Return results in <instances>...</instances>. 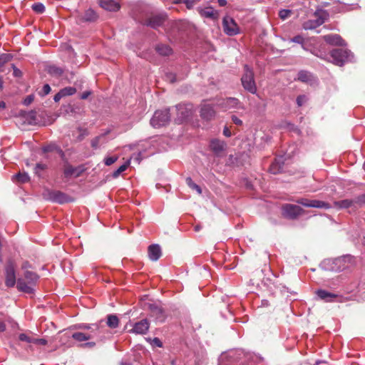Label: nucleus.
I'll use <instances>...</instances> for the list:
<instances>
[{
	"label": "nucleus",
	"mask_w": 365,
	"mask_h": 365,
	"mask_svg": "<svg viewBox=\"0 0 365 365\" xmlns=\"http://www.w3.org/2000/svg\"><path fill=\"white\" fill-rule=\"evenodd\" d=\"M77 329H83V331L74 332L71 337L79 342L89 341L96 337L100 332V324H80L75 326Z\"/></svg>",
	"instance_id": "1"
},
{
	"label": "nucleus",
	"mask_w": 365,
	"mask_h": 365,
	"mask_svg": "<svg viewBox=\"0 0 365 365\" xmlns=\"http://www.w3.org/2000/svg\"><path fill=\"white\" fill-rule=\"evenodd\" d=\"M353 262L354 260L352 256L345 255L336 258L331 261H324L322 263V265L325 266L327 264H331V267L329 268L325 267V269H329L334 272H341L349 268L353 264Z\"/></svg>",
	"instance_id": "2"
},
{
	"label": "nucleus",
	"mask_w": 365,
	"mask_h": 365,
	"mask_svg": "<svg viewBox=\"0 0 365 365\" xmlns=\"http://www.w3.org/2000/svg\"><path fill=\"white\" fill-rule=\"evenodd\" d=\"M352 58L351 53L345 48L333 49L330 53V61L335 65L341 66L346 62L351 61Z\"/></svg>",
	"instance_id": "3"
},
{
	"label": "nucleus",
	"mask_w": 365,
	"mask_h": 365,
	"mask_svg": "<svg viewBox=\"0 0 365 365\" xmlns=\"http://www.w3.org/2000/svg\"><path fill=\"white\" fill-rule=\"evenodd\" d=\"M170 120L169 109L157 110L150 120V124L154 128H160L168 125Z\"/></svg>",
	"instance_id": "4"
},
{
	"label": "nucleus",
	"mask_w": 365,
	"mask_h": 365,
	"mask_svg": "<svg viewBox=\"0 0 365 365\" xmlns=\"http://www.w3.org/2000/svg\"><path fill=\"white\" fill-rule=\"evenodd\" d=\"M241 81L245 90L253 94L257 92V86L254 79V73L247 65L245 66V73L242 76Z\"/></svg>",
	"instance_id": "5"
},
{
	"label": "nucleus",
	"mask_w": 365,
	"mask_h": 365,
	"mask_svg": "<svg viewBox=\"0 0 365 365\" xmlns=\"http://www.w3.org/2000/svg\"><path fill=\"white\" fill-rule=\"evenodd\" d=\"M175 110L177 111L175 121L177 123L180 124L192 115V105L189 103H180L176 106Z\"/></svg>",
	"instance_id": "6"
},
{
	"label": "nucleus",
	"mask_w": 365,
	"mask_h": 365,
	"mask_svg": "<svg viewBox=\"0 0 365 365\" xmlns=\"http://www.w3.org/2000/svg\"><path fill=\"white\" fill-rule=\"evenodd\" d=\"M282 211L284 217L294 220L302 215L304 210L296 205L285 204L282 206Z\"/></svg>",
	"instance_id": "7"
},
{
	"label": "nucleus",
	"mask_w": 365,
	"mask_h": 365,
	"mask_svg": "<svg viewBox=\"0 0 365 365\" xmlns=\"http://www.w3.org/2000/svg\"><path fill=\"white\" fill-rule=\"evenodd\" d=\"M296 202L298 204H300L304 207H317V208H324V209H329L331 207V206L322 200H308L306 198H299L296 200Z\"/></svg>",
	"instance_id": "8"
},
{
	"label": "nucleus",
	"mask_w": 365,
	"mask_h": 365,
	"mask_svg": "<svg viewBox=\"0 0 365 365\" xmlns=\"http://www.w3.org/2000/svg\"><path fill=\"white\" fill-rule=\"evenodd\" d=\"M223 30L228 36H235L239 33V27L234 19L230 16H225L223 19Z\"/></svg>",
	"instance_id": "9"
},
{
	"label": "nucleus",
	"mask_w": 365,
	"mask_h": 365,
	"mask_svg": "<svg viewBox=\"0 0 365 365\" xmlns=\"http://www.w3.org/2000/svg\"><path fill=\"white\" fill-rule=\"evenodd\" d=\"M210 148L215 156L222 157L227 149V143L218 139H212L210 143Z\"/></svg>",
	"instance_id": "10"
},
{
	"label": "nucleus",
	"mask_w": 365,
	"mask_h": 365,
	"mask_svg": "<svg viewBox=\"0 0 365 365\" xmlns=\"http://www.w3.org/2000/svg\"><path fill=\"white\" fill-rule=\"evenodd\" d=\"M217 105L225 110L232 108H242L240 101L235 98H227L225 99H222L217 103Z\"/></svg>",
	"instance_id": "11"
},
{
	"label": "nucleus",
	"mask_w": 365,
	"mask_h": 365,
	"mask_svg": "<svg viewBox=\"0 0 365 365\" xmlns=\"http://www.w3.org/2000/svg\"><path fill=\"white\" fill-rule=\"evenodd\" d=\"M150 324L148 319H144L135 323L133 325V328L129 330L130 333L135 334H145L149 329Z\"/></svg>",
	"instance_id": "12"
},
{
	"label": "nucleus",
	"mask_w": 365,
	"mask_h": 365,
	"mask_svg": "<svg viewBox=\"0 0 365 365\" xmlns=\"http://www.w3.org/2000/svg\"><path fill=\"white\" fill-rule=\"evenodd\" d=\"M148 306L152 317H155L158 322H163L165 321V312L160 307L154 303L148 304Z\"/></svg>",
	"instance_id": "13"
},
{
	"label": "nucleus",
	"mask_w": 365,
	"mask_h": 365,
	"mask_svg": "<svg viewBox=\"0 0 365 365\" xmlns=\"http://www.w3.org/2000/svg\"><path fill=\"white\" fill-rule=\"evenodd\" d=\"M82 166L73 167L71 165H66L63 169V174L66 178H78L83 172Z\"/></svg>",
	"instance_id": "14"
},
{
	"label": "nucleus",
	"mask_w": 365,
	"mask_h": 365,
	"mask_svg": "<svg viewBox=\"0 0 365 365\" xmlns=\"http://www.w3.org/2000/svg\"><path fill=\"white\" fill-rule=\"evenodd\" d=\"M16 282V274L14 267L11 264L7 265L6 267L5 284L8 287H13Z\"/></svg>",
	"instance_id": "15"
},
{
	"label": "nucleus",
	"mask_w": 365,
	"mask_h": 365,
	"mask_svg": "<svg viewBox=\"0 0 365 365\" xmlns=\"http://www.w3.org/2000/svg\"><path fill=\"white\" fill-rule=\"evenodd\" d=\"M215 115L214 108L209 103H205L201 106L200 116L205 120H210Z\"/></svg>",
	"instance_id": "16"
},
{
	"label": "nucleus",
	"mask_w": 365,
	"mask_h": 365,
	"mask_svg": "<svg viewBox=\"0 0 365 365\" xmlns=\"http://www.w3.org/2000/svg\"><path fill=\"white\" fill-rule=\"evenodd\" d=\"M165 19V16L164 15H156L153 16L148 19H147L145 22L146 26H150L153 29H157L158 27L163 25Z\"/></svg>",
	"instance_id": "17"
},
{
	"label": "nucleus",
	"mask_w": 365,
	"mask_h": 365,
	"mask_svg": "<svg viewBox=\"0 0 365 365\" xmlns=\"http://www.w3.org/2000/svg\"><path fill=\"white\" fill-rule=\"evenodd\" d=\"M100 6L110 11H118L120 8V4L114 0H99Z\"/></svg>",
	"instance_id": "18"
},
{
	"label": "nucleus",
	"mask_w": 365,
	"mask_h": 365,
	"mask_svg": "<svg viewBox=\"0 0 365 365\" xmlns=\"http://www.w3.org/2000/svg\"><path fill=\"white\" fill-rule=\"evenodd\" d=\"M161 256V249L158 245L154 244L148 247V257L152 261H157Z\"/></svg>",
	"instance_id": "19"
},
{
	"label": "nucleus",
	"mask_w": 365,
	"mask_h": 365,
	"mask_svg": "<svg viewBox=\"0 0 365 365\" xmlns=\"http://www.w3.org/2000/svg\"><path fill=\"white\" fill-rule=\"evenodd\" d=\"M66 194L60 191H53L49 193V200L58 203H64L68 201Z\"/></svg>",
	"instance_id": "20"
},
{
	"label": "nucleus",
	"mask_w": 365,
	"mask_h": 365,
	"mask_svg": "<svg viewBox=\"0 0 365 365\" xmlns=\"http://www.w3.org/2000/svg\"><path fill=\"white\" fill-rule=\"evenodd\" d=\"M316 294L317 297L327 302H333V299L337 297V294L329 292L328 291L324 290V289H318L316 292Z\"/></svg>",
	"instance_id": "21"
},
{
	"label": "nucleus",
	"mask_w": 365,
	"mask_h": 365,
	"mask_svg": "<svg viewBox=\"0 0 365 365\" xmlns=\"http://www.w3.org/2000/svg\"><path fill=\"white\" fill-rule=\"evenodd\" d=\"M17 289L19 291L30 294L34 292L33 285L26 282L24 279H19L16 284Z\"/></svg>",
	"instance_id": "22"
},
{
	"label": "nucleus",
	"mask_w": 365,
	"mask_h": 365,
	"mask_svg": "<svg viewBox=\"0 0 365 365\" xmlns=\"http://www.w3.org/2000/svg\"><path fill=\"white\" fill-rule=\"evenodd\" d=\"M323 38L324 41L329 44L339 46L344 44V40L338 34H329L324 36Z\"/></svg>",
	"instance_id": "23"
},
{
	"label": "nucleus",
	"mask_w": 365,
	"mask_h": 365,
	"mask_svg": "<svg viewBox=\"0 0 365 365\" xmlns=\"http://www.w3.org/2000/svg\"><path fill=\"white\" fill-rule=\"evenodd\" d=\"M98 17V16L94 10L88 9L85 11L81 19L84 21L93 22L97 20Z\"/></svg>",
	"instance_id": "24"
},
{
	"label": "nucleus",
	"mask_w": 365,
	"mask_h": 365,
	"mask_svg": "<svg viewBox=\"0 0 365 365\" xmlns=\"http://www.w3.org/2000/svg\"><path fill=\"white\" fill-rule=\"evenodd\" d=\"M282 170V158H280L279 159H276L274 160V162H273L271 164L269 169V172L274 175H276V174L280 173Z\"/></svg>",
	"instance_id": "25"
},
{
	"label": "nucleus",
	"mask_w": 365,
	"mask_h": 365,
	"mask_svg": "<svg viewBox=\"0 0 365 365\" xmlns=\"http://www.w3.org/2000/svg\"><path fill=\"white\" fill-rule=\"evenodd\" d=\"M106 324L110 329H115L119 325V319L115 314H109L107 316Z\"/></svg>",
	"instance_id": "26"
},
{
	"label": "nucleus",
	"mask_w": 365,
	"mask_h": 365,
	"mask_svg": "<svg viewBox=\"0 0 365 365\" xmlns=\"http://www.w3.org/2000/svg\"><path fill=\"white\" fill-rule=\"evenodd\" d=\"M156 51L161 56H167L171 54L172 48L164 44H159L155 48Z\"/></svg>",
	"instance_id": "27"
},
{
	"label": "nucleus",
	"mask_w": 365,
	"mask_h": 365,
	"mask_svg": "<svg viewBox=\"0 0 365 365\" xmlns=\"http://www.w3.org/2000/svg\"><path fill=\"white\" fill-rule=\"evenodd\" d=\"M334 205L337 208H349L354 206V204L352 199H346L340 201H335L334 202Z\"/></svg>",
	"instance_id": "28"
},
{
	"label": "nucleus",
	"mask_w": 365,
	"mask_h": 365,
	"mask_svg": "<svg viewBox=\"0 0 365 365\" xmlns=\"http://www.w3.org/2000/svg\"><path fill=\"white\" fill-rule=\"evenodd\" d=\"M312 75L310 72L306 71H300L297 75V79L302 82H309L312 80Z\"/></svg>",
	"instance_id": "29"
},
{
	"label": "nucleus",
	"mask_w": 365,
	"mask_h": 365,
	"mask_svg": "<svg viewBox=\"0 0 365 365\" xmlns=\"http://www.w3.org/2000/svg\"><path fill=\"white\" fill-rule=\"evenodd\" d=\"M38 276L35 272L31 271H26L24 273V279L26 280L29 284H32L33 286L38 280Z\"/></svg>",
	"instance_id": "30"
},
{
	"label": "nucleus",
	"mask_w": 365,
	"mask_h": 365,
	"mask_svg": "<svg viewBox=\"0 0 365 365\" xmlns=\"http://www.w3.org/2000/svg\"><path fill=\"white\" fill-rule=\"evenodd\" d=\"M48 72L53 76H60L63 74V71L61 68L53 65L48 67Z\"/></svg>",
	"instance_id": "31"
},
{
	"label": "nucleus",
	"mask_w": 365,
	"mask_h": 365,
	"mask_svg": "<svg viewBox=\"0 0 365 365\" xmlns=\"http://www.w3.org/2000/svg\"><path fill=\"white\" fill-rule=\"evenodd\" d=\"M13 180H16L21 183H24L29 180V177L26 173H19L13 176Z\"/></svg>",
	"instance_id": "32"
},
{
	"label": "nucleus",
	"mask_w": 365,
	"mask_h": 365,
	"mask_svg": "<svg viewBox=\"0 0 365 365\" xmlns=\"http://www.w3.org/2000/svg\"><path fill=\"white\" fill-rule=\"evenodd\" d=\"M130 165V160L126 161L124 164L120 165L115 171L113 173V177L117 178L121 173L124 172Z\"/></svg>",
	"instance_id": "33"
},
{
	"label": "nucleus",
	"mask_w": 365,
	"mask_h": 365,
	"mask_svg": "<svg viewBox=\"0 0 365 365\" xmlns=\"http://www.w3.org/2000/svg\"><path fill=\"white\" fill-rule=\"evenodd\" d=\"M61 91V94H63V97L72 96L76 92V88L74 87H66L62 88Z\"/></svg>",
	"instance_id": "34"
},
{
	"label": "nucleus",
	"mask_w": 365,
	"mask_h": 365,
	"mask_svg": "<svg viewBox=\"0 0 365 365\" xmlns=\"http://www.w3.org/2000/svg\"><path fill=\"white\" fill-rule=\"evenodd\" d=\"M352 200L354 205L361 206L365 204V194H361L359 196H356L352 199Z\"/></svg>",
	"instance_id": "35"
},
{
	"label": "nucleus",
	"mask_w": 365,
	"mask_h": 365,
	"mask_svg": "<svg viewBox=\"0 0 365 365\" xmlns=\"http://www.w3.org/2000/svg\"><path fill=\"white\" fill-rule=\"evenodd\" d=\"M201 14L203 16L208 18H215L216 13L212 8H206L205 9L201 11Z\"/></svg>",
	"instance_id": "36"
},
{
	"label": "nucleus",
	"mask_w": 365,
	"mask_h": 365,
	"mask_svg": "<svg viewBox=\"0 0 365 365\" xmlns=\"http://www.w3.org/2000/svg\"><path fill=\"white\" fill-rule=\"evenodd\" d=\"M11 59V56L9 54L7 53H3L0 55V72L2 71V68L6 63L9 62Z\"/></svg>",
	"instance_id": "37"
},
{
	"label": "nucleus",
	"mask_w": 365,
	"mask_h": 365,
	"mask_svg": "<svg viewBox=\"0 0 365 365\" xmlns=\"http://www.w3.org/2000/svg\"><path fill=\"white\" fill-rule=\"evenodd\" d=\"M186 182L193 190H195L199 194L202 192V190L199 185L195 184L190 178L186 179Z\"/></svg>",
	"instance_id": "38"
},
{
	"label": "nucleus",
	"mask_w": 365,
	"mask_h": 365,
	"mask_svg": "<svg viewBox=\"0 0 365 365\" xmlns=\"http://www.w3.org/2000/svg\"><path fill=\"white\" fill-rule=\"evenodd\" d=\"M32 9L38 14H42L45 11V6L41 3H36L33 4Z\"/></svg>",
	"instance_id": "39"
},
{
	"label": "nucleus",
	"mask_w": 365,
	"mask_h": 365,
	"mask_svg": "<svg viewBox=\"0 0 365 365\" xmlns=\"http://www.w3.org/2000/svg\"><path fill=\"white\" fill-rule=\"evenodd\" d=\"M19 339L20 341H25V342H27V343H33V341H34V338L29 336L26 333H21V334H19Z\"/></svg>",
	"instance_id": "40"
},
{
	"label": "nucleus",
	"mask_w": 365,
	"mask_h": 365,
	"mask_svg": "<svg viewBox=\"0 0 365 365\" xmlns=\"http://www.w3.org/2000/svg\"><path fill=\"white\" fill-rule=\"evenodd\" d=\"M291 13L292 11L289 9H282L279 12V16L281 19L284 20L290 16Z\"/></svg>",
	"instance_id": "41"
},
{
	"label": "nucleus",
	"mask_w": 365,
	"mask_h": 365,
	"mask_svg": "<svg viewBox=\"0 0 365 365\" xmlns=\"http://www.w3.org/2000/svg\"><path fill=\"white\" fill-rule=\"evenodd\" d=\"M303 27L306 30H311L317 28L313 20H309L306 21L304 24Z\"/></svg>",
	"instance_id": "42"
},
{
	"label": "nucleus",
	"mask_w": 365,
	"mask_h": 365,
	"mask_svg": "<svg viewBox=\"0 0 365 365\" xmlns=\"http://www.w3.org/2000/svg\"><path fill=\"white\" fill-rule=\"evenodd\" d=\"M175 3H183L186 5L187 9H191L195 4V1L193 0H175Z\"/></svg>",
	"instance_id": "43"
},
{
	"label": "nucleus",
	"mask_w": 365,
	"mask_h": 365,
	"mask_svg": "<svg viewBox=\"0 0 365 365\" xmlns=\"http://www.w3.org/2000/svg\"><path fill=\"white\" fill-rule=\"evenodd\" d=\"M118 157L117 156H112V157H106L104 159V163L106 165L109 166L113 164L115 161H117Z\"/></svg>",
	"instance_id": "44"
},
{
	"label": "nucleus",
	"mask_w": 365,
	"mask_h": 365,
	"mask_svg": "<svg viewBox=\"0 0 365 365\" xmlns=\"http://www.w3.org/2000/svg\"><path fill=\"white\" fill-rule=\"evenodd\" d=\"M51 87L48 84H45L41 91L39 92V94L42 96L48 95L51 92Z\"/></svg>",
	"instance_id": "45"
},
{
	"label": "nucleus",
	"mask_w": 365,
	"mask_h": 365,
	"mask_svg": "<svg viewBox=\"0 0 365 365\" xmlns=\"http://www.w3.org/2000/svg\"><path fill=\"white\" fill-rule=\"evenodd\" d=\"M290 41L294 42V43H299V44H303L304 41V39L302 36L297 35V36L293 37L292 38H291Z\"/></svg>",
	"instance_id": "46"
},
{
	"label": "nucleus",
	"mask_w": 365,
	"mask_h": 365,
	"mask_svg": "<svg viewBox=\"0 0 365 365\" xmlns=\"http://www.w3.org/2000/svg\"><path fill=\"white\" fill-rule=\"evenodd\" d=\"M102 138L103 136H98L93 139L91 141V146L95 149L98 148L99 147V143Z\"/></svg>",
	"instance_id": "47"
},
{
	"label": "nucleus",
	"mask_w": 365,
	"mask_h": 365,
	"mask_svg": "<svg viewBox=\"0 0 365 365\" xmlns=\"http://www.w3.org/2000/svg\"><path fill=\"white\" fill-rule=\"evenodd\" d=\"M307 101V98L304 95L299 96L297 98V103L298 106H302L306 101Z\"/></svg>",
	"instance_id": "48"
},
{
	"label": "nucleus",
	"mask_w": 365,
	"mask_h": 365,
	"mask_svg": "<svg viewBox=\"0 0 365 365\" xmlns=\"http://www.w3.org/2000/svg\"><path fill=\"white\" fill-rule=\"evenodd\" d=\"M34 100V95H29L28 96H26V98L24 100V105L25 106H29L30 105Z\"/></svg>",
	"instance_id": "49"
},
{
	"label": "nucleus",
	"mask_w": 365,
	"mask_h": 365,
	"mask_svg": "<svg viewBox=\"0 0 365 365\" xmlns=\"http://www.w3.org/2000/svg\"><path fill=\"white\" fill-rule=\"evenodd\" d=\"M34 344H41V345H46L47 344V341L45 339H34L33 341Z\"/></svg>",
	"instance_id": "50"
},
{
	"label": "nucleus",
	"mask_w": 365,
	"mask_h": 365,
	"mask_svg": "<svg viewBox=\"0 0 365 365\" xmlns=\"http://www.w3.org/2000/svg\"><path fill=\"white\" fill-rule=\"evenodd\" d=\"M13 70H14V76L16 77H21L22 75L21 71L17 68L14 65H12Z\"/></svg>",
	"instance_id": "51"
},
{
	"label": "nucleus",
	"mask_w": 365,
	"mask_h": 365,
	"mask_svg": "<svg viewBox=\"0 0 365 365\" xmlns=\"http://www.w3.org/2000/svg\"><path fill=\"white\" fill-rule=\"evenodd\" d=\"M232 120L235 125H241L242 124V121L236 115L232 116Z\"/></svg>",
	"instance_id": "52"
},
{
	"label": "nucleus",
	"mask_w": 365,
	"mask_h": 365,
	"mask_svg": "<svg viewBox=\"0 0 365 365\" xmlns=\"http://www.w3.org/2000/svg\"><path fill=\"white\" fill-rule=\"evenodd\" d=\"M91 94V92L90 91H86L81 95V98L83 100L87 99Z\"/></svg>",
	"instance_id": "53"
},
{
	"label": "nucleus",
	"mask_w": 365,
	"mask_h": 365,
	"mask_svg": "<svg viewBox=\"0 0 365 365\" xmlns=\"http://www.w3.org/2000/svg\"><path fill=\"white\" fill-rule=\"evenodd\" d=\"M153 342L154 345H155L158 347H161L163 346L161 341L157 337L153 339Z\"/></svg>",
	"instance_id": "54"
},
{
	"label": "nucleus",
	"mask_w": 365,
	"mask_h": 365,
	"mask_svg": "<svg viewBox=\"0 0 365 365\" xmlns=\"http://www.w3.org/2000/svg\"><path fill=\"white\" fill-rule=\"evenodd\" d=\"M63 97V94H61V91L56 93L54 97L53 100L55 102H58Z\"/></svg>",
	"instance_id": "55"
},
{
	"label": "nucleus",
	"mask_w": 365,
	"mask_h": 365,
	"mask_svg": "<svg viewBox=\"0 0 365 365\" xmlns=\"http://www.w3.org/2000/svg\"><path fill=\"white\" fill-rule=\"evenodd\" d=\"M223 134L226 136V137H230L232 133H231V131L229 130V128L227 127H225L224 129H223Z\"/></svg>",
	"instance_id": "56"
},
{
	"label": "nucleus",
	"mask_w": 365,
	"mask_h": 365,
	"mask_svg": "<svg viewBox=\"0 0 365 365\" xmlns=\"http://www.w3.org/2000/svg\"><path fill=\"white\" fill-rule=\"evenodd\" d=\"M166 78L168 80H169L171 83H173L175 81V77L173 73L168 74L166 76Z\"/></svg>",
	"instance_id": "57"
},
{
	"label": "nucleus",
	"mask_w": 365,
	"mask_h": 365,
	"mask_svg": "<svg viewBox=\"0 0 365 365\" xmlns=\"http://www.w3.org/2000/svg\"><path fill=\"white\" fill-rule=\"evenodd\" d=\"M314 22V24L317 27L321 26L323 23H324V21L322 19H317L316 20H313Z\"/></svg>",
	"instance_id": "58"
},
{
	"label": "nucleus",
	"mask_w": 365,
	"mask_h": 365,
	"mask_svg": "<svg viewBox=\"0 0 365 365\" xmlns=\"http://www.w3.org/2000/svg\"><path fill=\"white\" fill-rule=\"evenodd\" d=\"M6 329V325L3 321L0 319V333L4 331Z\"/></svg>",
	"instance_id": "59"
},
{
	"label": "nucleus",
	"mask_w": 365,
	"mask_h": 365,
	"mask_svg": "<svg viewBox=\"0 0 365 365\" xmlns=\"http://www.w3.org/2000/svg\"><path fill=\"white\" fill-rule=\"evenodd\" d=\"M96 346V342L89 341L83 344L84 347H93Z\"/></svg>",
	"instance_id": "60"
},
{
	"label": "nucleus",
	"mask_w": 365,
	"mask_h": 365,
	"mask_svg": "<svg viewBox=\"0 0 365 365\" xmlns=\"http://www.w3.org/2000/svg\"><path fill=\"white\" fill-rule=\"evenodd\" d=\"M45 168V165L41 163L36 164V169L43 170Z\"/></svg>",
	"instance_id": "61"
},
{
	"label": "nucleus",
	"mask_w": 365,
	"mask_h": 365,
	"mask_svg": "<svg viewBox=\"0 0 365 365\" xmlns=\"http://www.w3.org/2000/svg\"><path fill=\"white\" fill-rule=\"evenodd\" d=\"M217 1H218L220 6H224L227 4L226 0H217Z\"/></svg>",
	"instance_id": "62"
},
{
	"label": "nucleus",
	"mask_w": 365,
	"mask_h": 365,
	"mask_svg": "<svg viewBox=\"0 0 365 365\" xmlns=\"http://www.w3.org/2000/svg\"><path fill=\"white\" fill-rule=\"evenodd\" d=\"M6 105L5 103L1 101L0 102V109H4L5 108Z\"/></svg>",
	"instance_id": "63"
},
{
	"label": "nucleus",
	"mask_w": 365,
	"mask_h": 365,
	"mask_svg": "<svg viewBox=\"0 0 365 365\" xmlns=\"http://www.w3.org/2000/svg\"><path fill=\"white\" fill-rule=\"evenodd\" d=\"M200 229H201V226H200V225H196V226L195 227V231H196V232L200 231Z\"/></svg>",
	"instance_id": "64"
}]
</instances>
